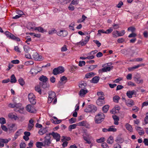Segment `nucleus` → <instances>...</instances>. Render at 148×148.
<instances>
[{
    "mask_svg": "<svg viewBox=\"0 0 148 148\" xmlns=\"http://www.w3.org/2000/svg\"><path fill=\"white\" fill-rule=\"evenodd\" d=\"M26 109L27 111L31 113H34L36 112L34 106L30 104H29L26 106Z\"/></svg>",
    "mask_w": 148,
    "mask_h": 148,
    "instance_id": "nucleus-9",
    "label": "nucleus"
},
{
    "mask_svg": "<svg viewBox=\"0 0 148 148\" xmlns=\"http://www.w3.org/2000/svg\"><path fill=\"white\" fill-rule=\"evenodd\" d=\"M35 90L37 92L40 94L41 93V90L40 89V86H36L35 87Z\"/></svg>",
    "mask_w": 148,
    "mask_h": 148,
    "instance_id": "nucleus-37",
    "label": "nucleus"
},
{
    "mask_svg": "<svg viewBox=\"0 0 148 148\" xmlns=\"http://www.w3.org/2000/svg\"><path fill=\"white\" fill-rule=\"evenodd\" d=\"M90 38V36H86L85 38L84 42L85 43L86 45L89 41Z\"/></svg>",
    "mask_w": 148,
    "mask_h": 148,
    "instance_id": "nucleus-55",
    "label": "nucleus"
},
{
    "mask_svg": "<svg viewBox=\"0 0 148 148\" xmlns=\"http://www.w3.org/2000/svg\"><path fill=\"white\" fill-rule=\"evenodd\" d=\"M32 56L34 59L36 60H40L41 59L39 54L37 52L34 53Z\"/></svg>",
    "mask_w": 148,
    "mask_h": 148,
    "instance_id": "nucleus-14",
    "label": "nucleus"
},
{
    "mask_svg": "<svg viewBox=\"0 0 148 148\" xmlns=\"http://www.w3.org/2000/svg\"><path fill=\"white\" fill-rule=\"evenodd\" d=\"M24 49L25 51L26 52H28L29 50V47L27 45H25L24 47Z\"/></svg>",
    "mask_w": 148,
    "mask_h": 148,
    "instance_id": "nucleus-58",
    "label": "nucleus"
},
{
    "mask_svg": "<svg viewBox=\"0 0 148 148\" xmlns=\"http://www.w3.org/2000/svg\"><path fill=\"white\" fill-rule=\"evenodd\" d=\"M67 50V48L66 46V45H64L61 48V50L62 51H66Z\"/></svg>",
    "mask_w": 148,
    "mask_h": 148,
    "instance_id": "nucleus-57",
    "label": "nucleus"
},
{
    "mask_svg": "<svg viewBox=\"0 0 148 148\" xmlns=\"http://www.w3.org/2000/svg\"><path fill=\"white\" fill-rule=\"evenodd\" d=\"M76 126L77 125L76 124H73L70 125L69 127V130L71 131L72 129L75 128Z\"/></svg>",
    "mask_w": 148,
    "mask_h": 148,
    "instance_id": "nucleus-36",
    "label": "nucleus"
},
{
    "mask_svg": "<svg viewBox=\"0 0 148 148\" xmlns=\"http://www.w3.org/2000/svg\"><path fill=\"white\" fill-rule=\"evenodd\" d=\"M35 96L32 93L29 94L28 98L29 101L33 105L35 104L36 103V100L35 99Z\"/></svg>",
    "mask_w": 148,
    "mask_h": 148,
    "instance_id": "nucleus-6",
    "label": "nucleus"
},
{
    "mask_svg": "<svg viewBox=\"0 0 148 148\" xmlns=\"http://www.w3.org/2000/svg\"><path fill=\"white\" fill-rule=\"evenodd\" d=\"M60 33H58V35L60 36H66L67 34V33L66 31H63L61 30L60 31Z\"/></svg>",
    "mask_w": 148,
    "mask_h": 148,
    "instance_id": "nucleus-17",
    "label": "nucleus"
},
{
    "mask_svg": "<svg viewBox=\"0 0 148 148\" xmlns=\"http://www.w3.org/2000/svg\"><path fill=\"white\" fill-rule=\"evenodd\" d=\"M76 121V118L72 117L69 120V122L71 124L75 123Z\"/></svg>",
    "mask_w": 148,
    "mask_h": 148,
    "instance_id": "nucleus-46",
    "label": "nucleus"
},
{
    "mask_svg": "<svg viewBox=\"0 0 148 148\" xmlns=\"http://www.w3.org/2000/svg\"><path fill=\"white\" fill-rule=\"evenodd\" d=\"M44 139L45 140L43 142L44 146H49L50 144L51 143V142L50 140L51 137L49 135V134H47V136L45 137Z\"/></svg>",
    "mask_w": 148,
    "mask_h": 148,
    "instance_id": "nucleus-4",
    "label": "nucleus"
},
{
    "mask_svg": "<svg viewBox=\"0 0 148 148\" xmlns=\"http://www.w3.org/2000/svg\"><path fill=\"white\" fill-rule=\"evenodd\" d=\"M97 66V65H90L89 67V71H90L93 70L95 68H96Z\"/></svg>",
    "mask_w": 148,
    "mask_h": 148,
    "instance_id": "nucleus-39",
    "label": "nucleus"
},
{
    "mask_svg": "<svg viewBox=\"0 0 148 148\" xmlns=\"http://www.w3.org/2000/svg\"><path fill=\"white\" fill-rule=\"evenodd\" d=\"M21 130V129H20L19 131H17L15 134V136H16V138L19 136L21 134V132L20 131Z\"/></svg>",
    "mask_w": 148,
    "mask_h": 148,
    "instance_id": "nucleus-53",
    "label": "nucleus"
},
{
    "mask_svg": "<svg viewBox=\"0 0 148 148\" xmlns=\"http://www.w3.org/2000/svg\"><path fill=\"white\" fill-rule=\"evenodd\" d=\"M6 123L5 119L3 117L0 118V123L2 125L5 124Z\"/></svg>",
    "mask_w": 148,
    "mask_h": 148,
    "instance_id": "nucleus-35",
    "label": "nucleus"
},
{
    "mask_svg": "<svg viewBox=\"0 0 148 148\" xmlns=\"http://www.w3.org/2000/svg\"><path fill=\"white\" fill-rule=\"evenodd\" d=\"M105 116L102 113H98L96 116L95 118V120L96 123L99 124L101 123L104 119Z\"/></svg>",
    "mask_w": 148,
    "mask_h": 148,
    "instance_id": "nucleus-1",
    "label": "nucleus"
},
{
    "mask_svg": "<svg viewBox=\"0 0 148 148\" xmlns=\"http://www.w3.org/2000/svg\"><path fill=\"white\" fill-rule=\"evenodd\" d=\"M74 7L72 5V4L71 3L68 7V9L69 10L71 11H73L74 10Z\"/></svg>",
    "mask_w": 148,
    "mask_h": 148,
    "instance_id": "nucleus-54",
    "label": "nucleus"
},
{
    "mask_svg": "<svg viewBox=\"0 0 148 148\" xmlns=\"http://www.w3.org/2000/svg\"><path fill=\"white\" fill-rule=\"evenodd\" d=\"M34 29L35 30H37L38 31L41 32H43L44 31V29L42 28L41 27H36Z\"/></svg>",
    "mask_w": 148,
    "mask_h": 148,
    "instance_id": "nucleus-44",
    "label": "nucleus"
},
{
    "mask_svg": "<svg viewBox=\"0 0 148 148\" xmlns=\"http://www.w3.org/2000/svg\"><path fill=\"white\" fill-rule=\"evenodd\" d=\"M112 35L114 37H118V31H116V32H112Z\"/></svg>",
    "mask_w": 148,
    "mask_h": 148,
    "instance_id": "nucleus-60",
    "label": "nucleus"
},
{
    "mask_svg": "<svg viewBox=\"0 0 148 148\" xmlns=\"http://www.w3.org/2000/svg\"><path fill=\"white\" fill-rule=\"evenodd\" d=\"M77 125L79 126H83L86 128H90V125L86 121H84L79 122L77 123Z\"/></svg>",
    "mask_w": 148,
    "mask_h": 148,
    "instance_id": "nucleus-10",
    "label": "nucleus"
},
{
    "mask_svg": "<svg viewBox=\"0 0 148 148\" xmlns=\"http://www.w3.org/2000/svg\"><path fill=\"white\" fill-rule=\"evenodd\" d=\"M1 127L2 130L5 132H6L8 130V128H7V127L5 125H1Z\"/></svg>",
    "mask_w": 148,
    "mask_h": 148,
    "instance_id": "nucleus-50",
    "label": "nucleus"
},
{
    "mask_svg": "<svg viewBox=\"0 0 148 148\" xmlns=\"http://www.w3.org/2000/svg\"><path fill=\"white\" fill-rule=\"evenodd\" d=\"M112 68L113 66L104 67L102 69H101L99 70V72L100 73L101 72H106L107 71H110V70Z\"/></svg>",
    "mask_w": 148,
    "mask_h": 148,
    "instance_id": "nucleus-12",
    "label": "nucleus"
},
{
    "mask_svg": "<svg viewBox=\"0 0 148 148\" xmlns=\"http://www.w3.org/2000/svg\"><path fill=\"white\" fill-rule=\"evenodd\" d=\"M67 78L65 76H63L61 77L60 81H59L58 84V87H60V86L62 85V83L63 82L67 80Z\"/></svg>",
    "mask_w": 148,
    "mask_h": 148,
    "instance_id": "nucleus-11",
    "label": "nucleus"
},
{
    "mask_svg": "<svg viewBox=\"0 0 148 148\" xmlns=\"http://www.w3.org/2000/svg\"><path fill=\"white\" fill-rule=\"evenodd\" d=\"M9 38L14 40H16L17 41H20V39L19 38L16 37L11 33Z\"/></svg>",
    "mask_w": 148,
    "mask_h": 148,
    "instance_id": "nucleus-20",
    "label": "nucleus"
},
{
    "mask_svg": "<svg viewBox=\"0 0 148 148\" xmlns=\"http://www.w3.org/2000/svg\"><path fill=\"white\" fill-rule=\"evenodd\" d=\"M101 146L103 148H109L107 144L105 143H103L101 145Z\"/></svg>",
    "mask_w": 148,
    "mask_h": 148,
    "instance_id": "nucleus-62",
    "label": "nucleus"
},
{
    "mask_svg": "<svg viewBox=\"0 0 148 148\" xmlns=\"http://www.w3.org/2000/svg\"><path fill=\"white\" fill-rule=\"evenodd\" d=\"M127 96H124L122 97V99L123 101H124L125 104L127 106H130L129 100L128 99V98H130V91H127Z\"/></svg>",
    "mask_w": 148,
    "mask_h": 148,
    "instance_id": "nucleus-5",
    "label": "nucleus"
},
{
    "mask_svg": "<svg viewBox=\"0 0 148 148\" xmlns=\"http://www.w3.org/2000/svg\"><path fill=\"white\" fill-rule=\"evenodd\" d=\"M36 147L38 148H42V146H44L42 142H37L36 143Z\"/></svg>",
    "mask_w": 148,
    "mask_h": 148,
    "instance_id": "nucleus-28",
    "label": "nucleus"
},
{
    "mask_svg": "<svg viewBox=\"0 0 148 148\" xmlns=\"http://www.w3.org/2000/svg\"><path fill=\"white\" fill-rule=\"evenodd\" d=\"M8 116L10 118L14 119L15 120H16L18 119V118L17 116H15V115L12 114H8Z\"/></svg>",
    "mask_w": 148,
    "mask_h": 148,
    "instance_id": "nucleus-34",
    "label": "nucleus"
},
{
    "mask_svg": "<svg viewBox=\"0 0 148 148\" xmlns=\"http://www.w3.org/2000/svg\"><path fill=\"white\" fill-rule=\"evenodd\" d=\"M120 97L117 95L115 96L113 98L114 101L116 103H118L119 102V100L120 99Z\"/></svg>",
    "mask_w": 148,
    "mask_h": 148,
    "instance_id": "nucleus-31",
    "label": "nucleus"
},
{
    "mask_svg": "<svg viewBox=\"0 0 148 148\" xmlns=\"http://www.w3.org/2000/svg\"><path fill=\"white\" fill-rule=\"evenodd\" d=\"M104 100H97L96 103L99 106H102L105 103Z\"/></svg>",
    "mask_w": 148,
    "mask_h": 148,
    "instance_id": "nucleus-18",
    "label": "nucleus"
},
{
    "mask_svg": "<svg viewBox=\"0 0 148 148\" xmlns=\"http://www.w3.org/2000/svg\"><path fill=\"white\" fill-rule=\"evenodd\" d=\"M64 71V68L62 66H59L57 68H54L52 72L53 74L56 75L59 73H61Z\"/></svg>",
    "mask_w": 148,
    "mask_h": 148,
    "instance_id": "nucleus-3",
    "label": "nucleus"
},
{
    "mask_svg": "<svg viewBox=\"0 0 148 148\" xmlns=\"http://www.w3.org/2000/svg\"><path fill=\"white\" fill-rule=\"evenodd\" d=\"M34 126V124H28L27 130L28 131H30L33 128Z\"/></svg>",
    "mask_w": 148,
    "mask_h": 148,
    "instance_id": "nucleus-43",
    "label": "nucleus"
},
{
    "mask_svg": "<svg viewBox=\"0 0 148 148\" xmlns=\"http://www.w3.org/2000/svg\"><path fill=\"white\" fill-rule=\"evenodd\" d=\"M49 134L50 136V135L52 136L53 138L56 139V141H58L60 140V136L59 134L52 132V133H49Z\"/></svg>",
    "mask_w": 148,
    "mask_h": 148,
    "instance_id": "nucleus-8",
    "label": "nucleus"
},
{
    "mask_svg": "<svg viewBox=\"0 0 148 148\" xmlns=\"http://www.w3.org/2000/svg\"><path fill=\"white\" fill-rule=\"evenodd\" d=\"M137 91L138 90H132L130 91V98H131L132 97V95H135L134 96V97H136V95Z\"/></svg>",
    "mask_w": 148,
    "mask_h": 148,
    "instance_id": "nucleus-22",
    "label": "nucleus"
},
{
    "mask_svg": "<svg viewBox=\"0 0 148 148\" xmlns=\"http://www.w3.org/2000/svg\"><path fill=\"white\" fill-rule=\"evenodd\" d=\"M49 97L51 98V99H54V98L56 97V93L53 91H51L49 92Z\"/></svg>",
    "mask_w": 148,
    "mask_h": 148,
    "instance_id": "nucleus-21",
    "label": "nucleus"
},
{
    "mask_svg": "<svg viewBox=\"0 0 148 148\" xmlns=\"http://www.w3.org/2000/svg\"><path fill=\"white\" fill-rule=\"evenodd\" d=\"M116 141L117 143H121L123 142V139L120 137H117Z\"/></svg>",
    "mask_w": 148,
    "mask_h": 148,
    "instance_id": "nucleus-42",
    "label": "nucleus"
},
{
    "mask_svg": "<svg viewBox=\"0 0 148 148\" xmlns=\"http://www.w3.org/2000/svg\"><path fill=\"white\" fill-rule=\"evenodd\" d=\"M99 76H95L92 78V80L90 81V82H91L93 83H97L99 80Z\"/></svg>",
    "mask_w": 148,
    "mask_h": 148,
    "instance_id": "nucleus-15",
    "label": "nucleus"
},
{
    "mask_svg": "<svg viewBox=\"0 0 148 148\" xmlns=\"http://www.w3.org/2000/svg\"><path fill=\"white\" fill-rule=\"evenodd\" d=\"M46 131V128H41L40 129L39 132L38 133L40 135H42L44 134L45 133Z\"/></svg>",
    "mask_w": 148,
    "mask_h": 148,
    "instance_id": "nucleus-25",
    "label": "nucleus"
},
{
    "mask_svg": "<svg viewBox=\"0 0 148 148\" xmlns=\"http://www.w3.org/2000/svg\"><path fill=\"white\" fill-rule=\"evenodd\" d=\"M70 140L71 138L70 137L63 136L62 137V138L61 140L63 142L65 140L69 141Z\"/></svg>",
    "mask_w": 148,
    "mask_h": 148,
    "instance_id": "nucleus-32",
    "label": "nucleus"
},
{
    "mask_svg": "<svg viewBox=\"0 0 148 148\" xmlns=\"http://www.w3.org/2000/svg\"><path fill=\"white\" fill-rule=\"evenodd\" d=\"M140 66V65H138L136 66L130 68V71H133L135 69H137Z\"/></svg>",
    "mask_w": 148,
    "mask_h": 148,
    "instance_id": "nucleus-52",
    "label": "nucleus"
},
{
    "mask_svg": "<svg viewBox=\"0 0 148 148\" xmlns=\"http://www.w3.org/2000/svg\"><path fill=\"white\" fill-rule=\"evenodd\" d=\"M85 62L84 61H79V62L78 65L79 66L82 67L83 65H84L85 64Z\"/></svg>",
    "mask_w": 148,
    "mask_h": 148,
    "instance_id": "nucleus-49",
    "label": "nucleus"
},
{
    "mask_svg": "<svg viewBox=\"0 0 148 148\" xmlns=\"http://www.w3.org/2000/svg\"><path fill=\"white\" fill-rule=\"evenodd\" d=\"M117 130L116 128L110 127L108 129L109 132H116Z\"/></svg>",
    "mask_w": 148,
    "mask_h": 148,
    "instance_id": "nucleus-59",
    "label": "nucleus"
},
{
    "mask_svg": "<svg viewBox=\"0 0 148 148\" xmlns=\"http://www.w3.org/2000/svg\"><path fill=\"white\" fill-rule=\"evenodd\" d=\"M10 140V139L9 140L7 139H2L0 138V142H1L2 143H8Z\"/></svg>",
    "mask_w": 148,
    "mask_h": 148,
    "instance_id": "nucleus-41",
    "label": "nucleus"
},
{
    "mask_svg": "<svg viewBox=\"0 0 148 148\" xmlns=\"http://www.w3.org/2000/svg\"><path fill=\"white\" fill-rule=\"evenodd\" d=\"M77 45H80L82 46H84L86 45L85 43L83 41V40L82 39V41H80L77 43Z\"/></svg>",
    "mask_w": 148,
    "mask_h": 148,
    "instance_id": "nucleus-56",
    "label": "nucleus"
},
{
    "mask_svg": "<svg viewBox=\"0 0 148 148\" xmlns=\"http://www.w3.org/2000/svg\"><path fill=\"white\" fill-rule=\"evenodd\" d=\"M15 126V124H12L11 125H9L8 126L9 130L11 131L12 130V129Z\"/></svg>",
    "mask_w": 148,
    "mask_h": 148,
    "instance_id": "nucleus-47",
    "label": "nucleus"
},
{
    "mask_svg": "<svg viewBox=\"0 0 148 148\" xmlns=\"http://www.w3.org/2000/svg\"><path fill=\"white\" fill-rule=\"evenodd\" d=\"M39 80L42 81V82H46L48 80V78L43 75H42L39 78Z\"/></svg>",
    "mask_w": 148,
    "mask_h": 148,
    "instance_id": "nucleus-16",
    "label": "nucleus"
},
{
    "mask_svg": "<svg viewBox=\"0 0 148 148\" xmlns=\"http://www.w3.org/2000/svg\"><path fill=\"white\" fill-rule=\"evenodd\" d=\"M26 144L25 143H21L20 144V148H25Z\"/></svg>",
    "mask_w": 148,
    "mask_h": 148,
    "instance_id": "nucleus-64",
    "label": "nucleus"
},
{
    "mask_svg": "<svg viewBox=\"0 0 148 148\" xmlns=\"http://www.w3.org/2000/svg\"><path fill=\"white\" fill-rule=\"evenodd\" d=\"M109 106V105H106L104 106L102 108V110L103 112L106 113L108 110Z\"/></svg>",
    "mask_w": 148,
    "mask_h": 148,
    "instance_id": "nucleus-29",
    "label": "nucleus"
},
{
    "mask_svg": "<svg viewBox=\"0 0 148 148\" xmlns=\"http://www.w3.org/2000/svg\"><path fill=\"white\" fill-rule=\"evenodd\" d=\"M88 92V91L87 90H84L83 89H82L79 92V94L80 96H83Z\"/></svg>",
    "mask_w": 148,
    "mask_h": 148,
    "instance_id": "nucleus-19",
    "label": "nucleus"
},
{
    "mask_svg": "<svg viewBox=\"0 0 148 148\" xmlns=\"http://www.w3.org/2000/svg\"><path fill=\"white\" fill-rule=\"evenodd\" d=\"M93 41L96 44L98 47H99L101 45V43L99 42V41L94 40Z\"/></svg>",
    "mask_w": 148,
    "mask_h": 148,
    "instance_id": "nucleus-61",
    "label": "nucleus"
},
{
    "mask_svg": "<svg viewBox=\"0 0 148 148\" xmlns=\"http://www.w3.org/2000/svg\"><path fill=\"white\" fill-rule=\"evenodd\" d=\"M40 86L43 88H45L47 87V86L46 82H40Z\"/></svg>",
    "mask_w": 148,
    "mask_h": 148,
    "instance_id": "nucleus-38",
    "label": "nucleus"
},
{
    "mask_svg": "<svg viewBox=\"0 0 148 148\" xmlns=\"http://www.w3.org/2000/svg\"><path fill=\"white\" fill-rule=\"evenodd\" d=\"M139 110V109L136 106L133 107L132 108V111H134L135 112H138Z\"/></svg>",
    "mask_w": 148,
    "mask_h": 148,
    "instance_id": "nucleus-51",
    "label": "nucleus"
},
{
    "mask_svg": "<svg viewBox=\"0 0 148 148\" xmlns=\"http://www.w3.org/2000/svg\"><path fill=\"white\" fill-rule=\"evenodd\" d=\"M104 141L105 138L103 137L101 138L96 140L97 142L98 143H101L104 142Z\"/></svg>",
    "mask_w": 148,
    "mask_h": 148,
    "instance_id": "nucleus-45",
    "label": "nucleus"
},
{
    "mask_svg": "<svg viewBox=\"0 0 148 148\" xmlns=\"http://www.w3.org/2000/svg\"><path fill=\"white\" fill-rule=\"evenodd\" d=\"M125 33L124 30H122L121 32H119L118 31V36H123Z\"/></svg>",
    "mask_w": 148,
    "mask_h": 148,
    "instance_id": "nucleus-48",
    "label": "nucleus"
},
{
    "mask_svg": "<svg viewBox=\"0 0 148 148\" xmlns=\"http://www.w3.org/2000/svg\"><path fill=\"white\" fill-rule=\"evenodd\" d=\"M86 86V83L84 81H82L80 82L79 85V87L81 88H85V87Z\"/></svg>",
    "mask_w": 148,
    "mask_h": 148,
    "instance_id": "nucleus-27",
    "label": "nucleus"
},
{
    "mask_svg": "<svg viewBox=\"0 0 148 148\" xmlns=\"http://www.w3.org/2000/svg\"><path fill=\"white\" fill-rule=\"evenodd\" d=\"M16 79L15 76V75L13 74L11 76L10 82L12 83H15L16 82Z\"/></svg>",
    "mask_w": 148,
    "mask_h": 148,
    "instance_id": "nucleus-23",
    "label": "nucleus"
},
{
    "mask_svg": "<svg viewBox=\"0 0 148 148\" xmlns=\"http://www.w3.org/2000/svg\"><path fill=\"white\" fill-rule=\"evenodd\" d=\"M24 109V108L22 107L21 108H20V109H15L14 110L16 112H19V113L21 114H23L24 113V111H23V110Z\"/></svg>",
    "mask_w": 148,
    "mask_h": 148,
    "instance_id": "nucleus-30",
    "label": "nucleus"
},
{
    "mask_svg": "<svg viewBox=\"0 0 148 148\" xmlns=\"http://www.w3.org/2000/svg\"><path fill=\"white\" fill-rule=\"evenodd\" d=\"M145 124L148 123V112L146 114V116L144 119Z\"/></svg>",
    "mask_w": 148,
    "mask_h": 148,
    "instance_id": "nucleus-63",
    "label": "nucleus"
},
{
    "mask_svg": "<svg viewBox=\"0 0 148 148\" xmlns=\"http://www.w3.org/2000/svg\"><path fill=\"white\" fill-rule=\"evenodd\" d=\"M120 108L118 106H115L114 108L112 109L110 112L112 114L118 113L119 112V110H120Z\"/></svg>",
    "mask_w": 148,
    "mask_h": 148,
    "instance_id": "nucleus-13",
    "label": "nucleus"
},
{
    "mask_svg": "<svg viewBox=\"0 0 148 148\" xmlns=\"http://www.w3.org/2000/svg\"><path fill=\"white\" fill-rule=\"evenodd\" d=\"M19 84L22 86H23L25 84V82L23 79L20 78L18 80Z\"/></svg>",
    "mask_w": 148,
    "mask_h": 148,
    "instance_id": "nucleus-33",
    "label": "nucleus"
},
{
    "mask_svg": "<svg viewBox=\"0 0 148 148\" xmlns=\"http://www.w3.org/2000/svg\"><path fill=\"white\" fill-rule=\"evenodd\" d=\"M22 107V104L21 103H15V109H20Z\"/></svg>",
    "mask_w": 148,
    "mask_h": 148,
    "instance_id": "nucleus-40",
    "label": "nucleus"
},
{
    "mask_svg": "<svg viewBox=\"0 0 148 148\" xmlns=\"http://www.w3.org/2000/svg\"><path fill=\"white\" fill-rule=\"evenodd\" d=\"M97 110V108L92 105H89L85 109L84 111L86 112L95 113Z\"/></svg>",
    "mask_w": 148,
    "mask_h": 148,
    "instance_id": "nucleus-2",
    "label": "nucleus"
},
{
    "mask_svg": "<svg viewBox=\"0 0 148 148\" xmlns=\"http://www.w3.org/2000/svg\"><path fill=\"white\" fill-rule=\"evenodd\" d=\"M114 142L113 138L112 136H110L107 140V143L109 144H111Z\"/></svg>",
    "mask_w": 148,
    "mask_h": 148,
    "instance_id": "nucleus-24",
    "label": "nucleus"
},
{
    "mask_svg": "<svg viewBox=\"0 0 148 148\" xmlns=\"http://www.w3.org/2000/svg\"><path fill=\"white\" fill-rule=\"evenodd\" d=\"M94 75V73H93L90 72L86 73L85 75V77L87 78H88L92 77Z\"/></svg>",
    "mask_w": 148,
    "mask_h": 148,
    "instance_id": "nucleus-26",
    "label": "nucleus"
},
{
    "mask_svg": "<svg viewBox=\"0 0 148 148\" xmlns=\"http://www.w3.org/2000/svg\"><path fill=\"white\" fill-rule=\"evenodd\" d=\"M141 78L140 75L138 73H136L134 75V80L137 83H143V80L142 79H140Z\"/></svg>",
    "mask_w": 148,
    "mask_h": 148,
    "instance_id": "nucleus-7",
    "label": "nucleus"
}]
</instances>
